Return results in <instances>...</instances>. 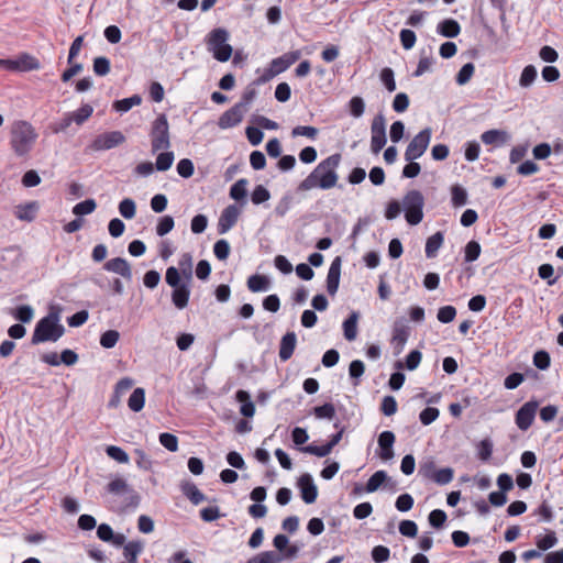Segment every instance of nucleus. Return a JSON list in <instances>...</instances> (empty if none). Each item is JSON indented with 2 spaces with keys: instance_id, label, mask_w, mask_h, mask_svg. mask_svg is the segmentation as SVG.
Listing matches in <instances>:
<instances>
[{
  "instance_id": "nucleus-1",
  "label": "nucleus",
  "mask_w": 563,
  "mask_h": 563,
  "mask_svg": "<svg viewBox=\"0 0 563 563\" xmlns=\"http://www.w3.org/2000/svg\"><path fill=\"white\" fill-rule=\"evenodd\" d=\"M341 163L339 153L321 161L316 168L298 185L299 191H309L314 188L328 190L336 186L339 180L338 167Z\"/></svg>"
},
{
  "instance_id": "nucleus-2",
  "label": "nucleus",
  "mask_w": 563,
  "mask_h": 563,
  "mask_svg": "<svg viewBox=\"0 0 563 563\" xmlns=\"http://www.w3.org/2000/svg\"><path fill=\"white\" fill-rule=\"evenodd\" d=\"M65 333V328L59 323V316L57 312H49L46 317L37 321L31 343L40 344L43 342H56Z\"/></svg>"
},
{
  "instance_id": "nucleus-3",
  "label": "nucleus",
  "mask_w": 563,
  "mask_h": 563,
  "mask_svg": "<svg viewBox=\"0 0 563 563\" xmlns=\"http://www.w3.org/2000/svg\"><path fill=\"white\" fill-rule=\"evenodd\" d=\"M36 139L37 133L31 123L22 120L13 123L10 144L18 156L29 154Z\"/></svg>"
},
{
  "instance_id": "nucleus-4",
  "label": "nucleus",
  "mask_w": 563,
  "mask_h": 563,
  "mask_svg": "<svg viewBox=\"0 0 563 563\" xmlns=\"http://www.w3.org/2000/svg\"><path fill=\"white\" fill-rule=\"evenodd\" d=\"M165 280L168 286L173 288L172 301L177 309H184L187 307L190 297V283L181 280L178 269L170 266L166 269Z\"/></svg>"
},
{
  "instance_id": "nucleus-5",
  "label": "nucleus",
  "mask_w": 563,
  "mask_h": 563,
  "mask_svg": "<svg viewBox=\"0 0 563 563\" xmlns=\"http://www.w3.org/2000/svg\"><path fill=\"white\" fill-rule=\"evenodd\" d=\"M229 36V32L225 29L217 27L206 38L208 51L221 63L228 62L233 52L232 46L227 43Z\"/></svg>"
},
{
  "instance_id": "nucleus-6",
  "label": "nucleus",
  "mask_w": 563,
  "mask_h": 563,
  "mask_svg": "<svg viewBox=\"0 0 563 563\" xmlns=\"http://www.w3.org/2000/svg\"><path fill=\"white\" fill-rule=\"evenodd\" d=\"M406 221L410 225H417L423 218V195L416 189L409 190L402 199Z\"/></svg>"
},
{
  "instance_id": "nucleus-7",
  "label": "nucleus",
  "mask_w": 563,
  "mask_h": 563,
  "mask_svg": "<svg viewBox=\"0 0 563 563\" xmlns=\"http://www.w3.org/2000/svg\"><path fill=\"white\" fill-rule=\"evenodd\" d=\"M150 135L153 153L170 147L169 125L164 113L153 121Z\"/></svg>"
},
{
  "instance_id": "nucleus-8",
  "label": "nucleus",
  "mask_w": 563,
  "mask_h": 563,
  "mask_svg": "<svg viewBox=\"0 0 563 563\" xmlns=\"http://www.w3.org/2000/svg\"><path fill=\"white\" fill-rule=\"evenodd\" d=\"M431 133V129L426 128L413 136L405 151V159L407 162L415 161L424 154L430 144Z\"/></svg>"
},
{
  "instance_id": "nucleus-9",
  "label": "nucleus",
  "mask_w": 563,
  "mask_h": 563,
  "mask_svg": "<svg viewBox=\"0 0 563 563\" xmlns=\"http://www.w3.org/2000/svg\"><path fill=\"white\" fill-rule=\"evenodd\" d=\"M386 119L383 113L374 117L371 124V150L378 154L386 144Z\"/></svg>"
},
{
  "instance_id": "nucleus-10",
  "label": "nucleus",
  "mask_w": 563,
  "mask_h": 563,
  "mask_svg": "<svg viewBox=\"0 0 563 563\" xmlns=\"http://www.w3.org/2000/svg\"><path fill=\"white\" fill-rule=\"evenodd\" d=\"M125 142V136L120 131L104 132L96 136L89 148L96 152L114 148Z\"/></svg>"
},
{
  "instance_id": "nucleus-11",
  "label": "nucleus",
  "mask_w": 563,
  "mask_h": 563,
  "mask_svg": "<svg viewBox=\"0 0 563 563\" xmlns=\"http://www.w3.org/2000/svg\"><path fill=\"white\" fill-rule=\"evenodd\" d=\"M538 407V401L530 400L519 408L516 413V424L520 430L526 431L531 427Z\"/></svg>"
},
{
  "instance_id": "nucleus-12",
  "label": "nucleus",
  "mask_w": 563,
  "mask_h": 563,
  "mask_svg": "<svg viewBox=\"0 0 563 563\" xmlns=\"http://www.w3.org/2000/svg\"><path fill=\"white\" fill-rule=\"evenodd\" d=\"M245 112L246 111L242 109V106H238L235 103L232 108L221 114L218 121L219 128L225 130L238 125L242 121Z\"/></svg>"
},
{
  "instance_id": "nucleus-13",
  "label": "nucleus",
  "mask_w": 563,
  "mask_h": 563,
  "mask_svg": "<svg viewBox=\"0 0 563 563\" xmlns=\"http://www.w3.org/2000/svg\"><path fill=\"white\" fill-rule=\"evenodd\" d=\"M239 216L240 210L235 205L224 208L218 221V232L227 233L236 223Z\"/></svg>"
},
{
  "instance_id": "nucleus-14",
  "label": "nucleus",
  "mask_w": 563,
  "mask_h": 563,
  "mask_svg": "<svg viewBox=\"0 0 563 563\" xmlns=\"http://www.w3.org/2000/svg\"><path fill=\"white\" fill-rule=\"evenodd\" d=\"M103 268L108 272L115 273L123 278L132 279V269L130 263L123 257H114L104 263Z\"/></svg>"
},
{
  "instance_id": "nucleus-15",
  "label": "nucleus",
  "mask_w": 563,
  "mask_h": 563,
  "mask_svg": "<svg viewBox=\"0 0 563 563\" xmlns=\"http://www.w3.org/2000/svg\"><path fill=\"white\" fill-rule=\"evenodd\" d=\"M301 57L300 51H291L288 52L277 58L272 60V70L273 75L280 74L288 69L292 64H295Z\"/></svg>"
},
{
  "instance_id": "nucleus-16",
  "label": "nucleus",
  "mask_w": 563,
  "mask_h": 563,
  "mask_svg": "<svg viewBox=\"0 0 563 563\" xmlns=\"http://www.w3.org/2000/svg\"><path fill=\"white\" fill-rule=\"evenodd\" d=\"M341 276V257L336 256L329 268L327 275V290L329 295L334 296L339 289Z\"/></svg>"
},
{
  "instance_id": "nucleus-17",
  "label": "nucleus",
  "mask_w": 563,
  "mask_h": 563,
  "mask_svg": "<svg viewBox=\"0 0 563 563\" xmlns=\"http://www.w3.org/2000/svg\"><path fill=\"white\" fill-rule=\"evenodd\" d=\"M395 434L391 431H384L378 437L379 457L389 461L394 457L393 445L395 443Z\"/></svg>"
},
{
  "instance_id": "nucleus-18",
  "label": "nucleus",
  "mask_w": 563,
  "mask_h": 563,
  "mask_svg": "<svg viewBox=\"0 0 563 563\" xmlns=\"http://www.w3.org/2000/svg\"><path fill=\"white\" fill-rule=\"evenodd\" d=\"M297 344V336L295 332H287L280 340L279 343V358L283 362L288 361L296 349Z\"/></svg>"
},
{
  "instance_id": "nucleus-19",
  "label": "nucleus",
  "mask_w": 563,
  "mask_h": 563,
  "mask_svg": "<svg viewBox=\"0 0 563 563\" xmlns=\"http://www.w3.org/2000/svg\"><path fill=\"white\" fill-rule=\"evenodd\" d=\"M409 338V328L402 320H397L393 327L391 341L396 345L397 353H400Z\"/></svg>"
},
{
  "instance_id": "nucleus-20",
  "label": "nucleus",
  "mask_w": 563,
  "mask_h": 563,
  "mask_svg": "<svg viewBox=\"0 0 563 563\" xmlns=\"http://www.w3.org/2000/svg\"><path fill=\"white\" fill-rule=\"evenodd\" d=\"M120 497H124L123 500H114L112 508L120 514L132 512L136 509L140 504L139 495H119Z\"/></svg>"
},
{
  "instance_id": "nucleus-21",
  "label": "nucleus",
  "mask_w": 563,
  "mask_h": 563,
  "mask_svg": "<svg viewBox=\"0 0 563 563\" xmlns=\"http://www.w3.org/2000/svg\"><path fill=\"white\" fill-rule=\"evenodd\" d=\"M38 210V205L35 201L27 202L25 205L16 206L14 210V216L22 221L31 222L35 219L36 212Z\"/></svg>"
},
{
  "instance_id": "nucleus-22",
  "label": "nucleus",
  "mask_w": 563,
  "mask_h": 563,
  "mask_svg": "<svg viewBox=\"0 0 563 563\" xmlns=\"http://www.w3.org/2000/svg\"><path fill=\"white\" fill-rule=\"evenodd\" d=\"M443 241L444 234L441 231H438L429 236L426 242V256L428 258H434L438 254V251L442 246Z\"/></svg>"
},
{
  "instance_id": "nucleus-23",
  "label": "nucleus",
  "mask_w": 563,
  "mask_h": 563,
  "mask_svg": "<svg viewBox=\"0 0 563 563\" xmlns=\"http://www.w3.org/2000/svg\"><path fill=\"white\" fill-rule=\"evenodd\" d=\"M235 398L239 402L242 404L240 412L246 418L253 417L255 413V406L251 400L250 394L241 389L236 391Z\"/></svg>"
},
{
  "instance_id": "nucleus-24",
  "label": "nucleus",
  "mask_w": 563,
  "mask_h": 563,
  "mask_svg": "<svg viewBox=\"0 0 563 563\" xmlns=\"http://www.w3.org/2000/svg\"><path fill=\"white\" fill-rule=\"evenodd\" d=\"M267 79L268 78H266V77H262V78H258L253 84L249 85L246 87V89L244 90V92H243V95L241 97V100L236 104L238 106H242V109H244V111H247L249 104L254 100V98L257 95L255 85L265 82Z\"/></svg>"
},
{
  "instance_id": "nucleus-25",
  "label": "nucleus",
  "mask_w": 563,
  "mask_h": 563,
  "mask_svg": "<svg viewBox=\"0 0 563 563\" xmlns=\"http://www.w3.org/2000/svg\"><path fill=\"white\" fill-rule=\"evenodd\" d=\"M481 140L486 145L504 144L508 140V134L500 130H488L482 134Z\"/></svg>"
},
{
  "instance_id": "nucleus-26",
  "label": "nucleus",
  "mask_w": 563,
  "mask_h": 563,
  "mask_svg": "<svg viewBox=\"0 0 563 563\" xmlns=\"http://www.w3.org/2000/svg\"><path fill=\"white\" fill-rule=\"evenodd\" d=\"M178 272L180 277L183 276L184 280L191 282L192 280V256L189 253L181 254L178 261Z\"/></svg>"
},
{
  "instance_id": "nucleus-27",
  "label": "nucleus",
  "mask_w": 563,
  "mask_h": 563,
  "mask_svg": "<svg viewBox=\"0 0 563 563\" xmlns=\"http://www.w3.org/2000/svg\"><path fill=\"white\" fill-rule=\"evenodd\" d=\"M143 551V543L141 541H130L123 547V555L126 560L125 563H136L139 554Z\"/></svg>"
},
{
  "instance_id": "nucleus-28",
  "label": "nucleus",
  "mask_w": 563,
  "mask_h": 563,
  "mask_svg": "<svg viewBox=\"0 0 563 563\" xmlns=\"http://www.w3.org/2000/svg\"><path fill=\"white\" fill-rule=\"evenodd\" d=\"M460 31V24L453 19H446L438 25V32L445 37H456Z\"/></svg>"
},
{
  "instance_id": "nucleus-29",
  "label": "nucleus",
  "mask_w": 563,
  "mask_h": 563,
  "mask_svg": "<svg viewBox=\"0 0 563 563\" xmlns=\"http://www.w3.org/2000/svg\"><path fill=\"white\" fill-rule=\"evenodd\" d=\"M357 320H358V313L354 311L343 322L344 338L347 341H353V340L356 339V335H357Z\"/></svg>"
},
{
  "instance_id": "nucleus-30",
  "label": "nucleus",
  "mask_w": 563,
  "mask_h": 563,
  "mask_svg": "<svg viewBox=\"0 0 563 563\" xmlns=\"http://www.w3.org/2000/svg\"><path fill=\"white\" fill-rule=\"evenodd\" d=\"M247 287L253 292L265 291L269 288V279L264 275H252L247 279Z\"/></svg>"
},
{
  "instance_id": "nucleus-31",
  "label": "nucleus",
  "mask_w": 563,
  "mask_h": 563,
  "mask_svg": "<svg viewBox=\"0 0 563 563\" xmlns=\"http://www.w3.org/2000/svg\"><path fill=\"white\" fill-rule=\"evenodd\" d=\"M145 402V391L143 388L139 387L133 390L131 394L128 406L129 408L134 411L139 412L143 409Z\"/></svg>"
},
{
  "instance_id": "nucleus-32",
  "label": "nucleus",
  "mask_w": 563,
  "mask_h": 563,
  "mask_svg": "<svg viewBox=\"0 0 563 563\" xmlns=\"http://www.w3.org/2000/svg\"><path fill=\"white\" fill-rule=\"evenodd\" d=\"M266 495H251V498L256 503L249 507V514L253 518H263L267 514V508L262 501L265 499Z\"/></svg>"
},
{
  "instance_id": "nucleus-33",
  "label": "nucleus",
  "mask_w": 563,
  "mask_h": 563,
  "mask_svg": "<svg viewBox=\"0 0 563 563\" xmlns=\"http://www.w3.org/2000/svg\"><path fill=\"white\" fill-rule=\"evenodd\" d=\"M282 561L283 558L279 553L274 551H265L251 558L247 563H279Z\"/></svg>"
},
{
  "instance_id": "nucleus-34",
  "label": "nucleus",
  "mask_w": 563,
  "mask_h": 563,
  "mask_svg": "<svg viewBox=\"0 0 563 563\" xmlns=\"http://www.w3.org/2000/svg\"><path fill=\"white\" fill-rule=\"evenodd\" d=\"M433 63H434V58H433L431 52H429V54H424V51H423L421 53L417 69L413 71V76L420 77L424 73L431 70Z\"/></svg>"
},
{
  "instance_id": "nucleus-35",
  "label": "nucleus",
  "mask_w": 563,
  "mask_h": 563,
  "mask_svg": "<svg viewBox=\"0 0 563 563\" xmlns=\"http://www.w3.org/2000/svg\"><path fill=\"white\" fill-rule=\"evenodd\" d=\"M386 479H387V473L385 471L375 472L367 481L365 492L374 493L383 485V483L386 482Z\"/></svg>"
},
{
  "instance_id": "nucleus-36",
  "label": "nucleus",
  "mask_w": 563,
  "mask_h": 563,
  "mask_svg": "<svg viewBox=\"0 0 563 563\" xmlns=\"http://www.w3.org/2000/svg\"><path fill=\"white\" fill-rule=\"evenodd\" d=\"M142 102V98L139 95H133L130 98L118 100L113 103V109L119 112H126L132 107L139 106Z\"/></svg>"
},
{
  "instance_id": "nucleus-37",
  "label": "nucleus",
  "mask_w": 563,
  "mask_h": 563,
  "mask_svg": "<svg viewBox=\"0 0 563 563\" xmlns=\"http://www.w3.org/2000/svg\"><path fill=\"white\" fill-rule=\"evenodd\" d=\"M92 112H93V108L90 104L86 103V104H82L76 111L70 112V114L74 119V122L77 125H81L85 121H87L91 117Z\"/></svg>"
},
{
  "instance_id": "nucleus-38",
  "label": "nucleus",
  "mask_w": 563,
  "mask_h": 563,
  "mask_svg": "<svg viewBox=\"0 0 563 563\" xmlns=\"http://www.w3.org/2000/svg\"><path fill=\"white\" fill-rule=\"evenodd\" d=\"M537 78V69L533 65H528L522 69L519 78V85L522 88L530 87Z\"/></svg>"
},
{
  "instance_id": "nucleus-39",
  "label": "nucleus",
  "mask_w": 563,
  "mask_h": 563,
  "mask_svg": "<svg viewBox=\"0 0 563 563\" xmlns=\"http://www.w3.org/2000/svg\"><path fill=\"white\" fill-rule=\"evenodd\" d=\"M119 212L125 219H133L136 213V205L133 199L125 198L119 203Z\"/></svg>"
},
{
  "instance_id": "nucleus-40",
  "label": "nucleus",
  "mask_w": 563,
  "mask_h": 563,
  "mask_svg": "<svg viewBox=\"0 0 563 563\" xmlns=\"http://www.w3.org/2000/svg\"><path fill=\"white\" fill-rule=\"evenodd\" d=\"M96 208H97V203L93 199H86V200L77 203L73 208V213L78 217H81V216L92 213L96 210Z\"/></svg>"
},
{
  "instance_id": "nucleus-41",
  "label": "nucleus",
  "mask_w": 563,
  "mask_h": 563,
  "mask_svg": "<svg viewBox=\"0 0 563 563\" xmlns=\"http://www.w3.org/2000/svg\"><path fill=\"white\" fill-rule=\"evenodd\" d=\"M174 153L173 152H164L159 153L156 157L155 168L159 172H165L169 169L174 162Z\"/></svg>"
},
{
  "instance_id": "nucleus-42",
  "label": "nucleus",
  "mask_w": 563,
  "mask_h": 563,
  "mask_svg": "<svg viewBox=\"0 0 563 563\" xmlns=\"http://www.w3.org/2000/svg\"><path fill=\"white\" fill-rule=\"evenodd\" d=\"M452 205L454 207H462L467 202V192L460 185H454L451 188Z\"/></svg>"
},
{
  "instance_id": "nucleus-43",
  "label": "nucleus",
  "mask_w": 563,
  "mask_h": 563,
  "mask_svg": "<svg viewBox=\"0 0 563 563\" xmlns=\"http://www.w3.org/2000/svg\"><path fill=\"white\" fill-rule=\"evenodd\" d=\"M318 133H319L318 129L314 126H310V125H297L291 130L292 137L306 136L310 140H316V137L318 136Z\"/></svg>"
},
{
  "instance_id": "nucleus-44",
  "label": "nucleus",
  "mask_w": 563,
  "mask_h": 563,
  "mask_svg": "<svg viewBox=\"0 0 563 563\" xmlns=\"http://www.w3.org/2000/svg\"><path fill=\"white\" fill-rule=\"evenodd\" d=\"M247 180L244 178L235 181L230 188V197L234 200H241L246 196Z\"/></svg>"
},
{
  "instance_id": "nucleus-45",
  "label": "nucleus",
  "mask_w": 563,
  "mask_h": 563,
  "mask_svg": "<svg viewBox=\"0 0 563 563\" xmlns=\"http://www.w3.org/2000/svg\"><path fill=\"white\" fill-rule=\"evenodd\" d=\"M120 333L117 330H108L100 336V345L104 349H112L119 341Z\"/></svg>"
},
{
  "instance_id": "nucleus-46",
  "label": "nucleus",
  "mask_w": 563,
  "mask_h": 563,
  "mask_svg": "<svg viewBox=\"0 0 563 563\" xmlns=\"http://www.w3.org/2000/svg\"><path fill=\"white\" fill-rule=\"evenodd\" d=\"M313 415L318 419H333L335 416V408L332 404L327 402L322 406H317L313 408Z\"/></svg>"
},
{
  "instance_id": "nucleus-47",
  "label": "nucleus",
  "mask_w": 563,
  "mask_h": 563,
  "mask_svg": "<svg viewBox=\"0 0 563 563\" xmlns=\"http://www.w3.org/2000/svg\"><path fill=\"white\" fill-rule=\"evenodd\" d=\"M92 67L97 76H106L110 73V60L104 56L96 57Z\"/></svg>"
},
{
  "instance_id": "nucleus-48",
  "label": "nucleus",
  "mask_w": 563,
  "mask_h": 563,
  "mask_svg": "<svg viewBox=\"0 0 563 563\" xmlns=\"http://www.w3.org/2000/svg\"><path fill=\"white\" fill-rule=\"evenodd\" d=\"M558 542V538L553 531L547 533L545 536H540L537 538V545L540 550L545 551L554 547Z\"/></svg>"
},
{
  "instance_id": "nucleus-49",
  "label": "nucleus",
  "mask_w": 563,
  "mask_h": 563,
  "mask_svg": "<svg viewBox=\"0 0 563 563\" xmlns=\"http://www.w3.org/2000/svg\"><path fill=\"white\" fill-rule=\"evenodd\" d=\"M298 487L300 493H317V486L313 483V478L310 474H302L298 479Z\"/></svg>"
},
{
  "instance_id": "nucleus-50",
  "label": "nucleus",
  "mask_w": 563,
  "mask_h": 563,
  "mask_svg": "<svg viewBox=\"0 0 563 563\" xmlns=\"http://www.w3.org/2000/svg\"><path fill=\"white\" fill-rule=\"evenodd\" d=\"M106 453L109 457L112 460L119 462V463H128L129 462V455L124 450H122L119 446L115 445H109L106 449Z\"/></svg>"
},
{
  "instance_id": "nucleus-51",
  "label": "nucleus",
  "mask_w": 563,
  "mask_h": 563,
  "mask_svg": "<svg viewBox=\"0 0 563 563\" xmlns=\"http://www.w3.org/2000/svg\"><path fill=\"white\" fill-rule=\"evenodd\" d=\"M213 253L220 261H225L230 254V244L227 240H219L214 243Z\"/></svg>"
},
{
  "instance_id": "nucleus-52",
  "label": "nucleus",
  "mask_w": 563,
  "mask_h": 563,
  "mask_svg": "<svg viewBox=\"0 0 563 563\" xmlns=\"http://www.w3.org/2000/svg\"><path fill=\"white\" fill-rule=\"evenodd\" d=\"M159 443L170 452H176L178 450V439L172 433H161Z\"/></svg>"
},
{
  "instance_id": "nucleus-53",
  "label": "nucleus",
  "mask_w": 563,
  "mask_h": 563,
  "mask_svg": "<svg viewBox=\"0 0 563 563\" xmlns=\"http://www.w3.org/2000/svg\"><path fill=\"white\" fill-rule=\"evenodd\" d=\"M428 520L433 528L441 529L446 521V514L440 509L432 510L429 514Z\"/></svg>"
},
{
  "instance_id": "nucleus-54",
  "label": "nucleus",
  "mask_w": 563,
  "mask_h": 563,
  "mask_svg": "<svg viewBox=\"0 0 563 563\" xmlns=\"http://www.w3.org/2000/svg\"><path fill=\"white\" fill-rule=\"evenodd\" d=\"M349 109H350V113L354 118L362 117L364 113V110H365V103H364L363 98H361L358 96L353 97L349 102Z\"/></svg>"
},
{
  "instance_id": "nucleus-55",
  "label": "nucleus",
  "mask_w": 563,
  "mask_h": 563,
  "mask_svg": "<svg viewBox=\"0 0 563 563\" xmlns=\"http://www.w3.org/2000/svg\"><path fill=\"white\" fill-rule=\"evenodd\" d=\"M475 67L472 63H467L462 66L460 71L456 75V82L459 85H465L470 81L474 74Z\"/></svg>"
},
{
  "instance_id": "nucleus-56",
  "label": "nucleus",
  "mask_w": 563,
  "mask_h": 563,
  "mask_svg": "<svg viewBox=\"0 0 563 563\" xmlns=\"http://www.w3.org/2000/svg\"><path fill=\"white\" fill-rule=\"evenodd\" d=\"M481 255V245L476 241H470L465 246V262L476 261Z\"/></svg>"
},
{
  "instance_id": "nucleus-57",
  "label": "nucleus",
  "mask_w": 563,
  "mask_h": 563,
  "mask_svg": "<svg viewBox=\"0 0 563 563\" xmlns=\"http://www.w3.org/2000/svg\"><path fill=\"white\" fill-rule=\"evenodd\" d=\"M269 198L271 194L263 185H257L251 195V199L254 205L263 203Z\"/></svg>"
},
{
  "instance_id": "nucleus-58",
  "label": "nucleus",
  "mask_w": 563,
  "mask_h": 563,
  "mask_svg": "<svg viewBox=\"0 0 563 563\" xmlns=\"http://www.w3.org/2000/svg\"><path fill=\"white\" fill-rule=\"evenodd\" d=\"M222 516L218 506H208L200 510V517L206 522L214 521Z\"/></svg>"
},
{
  "instance_id": "nucleus-59",
  "label": "nucleus",
  "mask_w": 563,
  "mask_h": 563,
  "mask_svg": "<svg viewBox=\"0 0 563 563\" xmlns=\"http://www.w3.org/2000/svg\"><path fill=\"white\" fill-rule=\"evenodd\" d=\"M174 219L170 216H165L159 219L158 224L156 225V233L159 236H164L169 233L174 228Z\"/></svg>"
},
{
  "instance_id": "nucleus-60",
  "label": "nucleus",
  "mask_w": 563,
  "mask_h": 563,
  "mask_svg": "<svg viewBox=\"0 0 563 563\" xmlns=\"http://www.w3.org/2000/svg\"><path fill=\"white\" fill-rule=\"evenodd\" d=\"M456 309L453 306H444L438 310L437 318L442 323H449L454 320Z\"/></svg>"
},
{
  "instance_id": "nucleus-61",
  "label": "nucleus",
  "mask_w": 563,
  "mask_h": 563,
  "mask_svg": "<svg viewBox=\"0 0 563 563\" xmlns=\"http://www.w3.org/2000/svg\"><path fill=\"white\" fill-rule=\"evenodd\" d=\"M401 45L405 49H410L415 46L417 41V36L413 31L409 29H404L399 33Z\"/></svg>"
},
{
  "instance_id": "nucleus-62",
  "label": "nucleus",
  "mask_w": 563,
  "mask_h": 563,
  "mask_svg": "<svg viewBox=\"0 0 563 563\" xmlns=\"http://www.w3.org/2000/svg\"><path fill=\"white\" fill-rule=\"evenodd\" d=\"M13 316L16 320L27 323L33 318V309L31 306L23 305L15 309Z\"/></svg>"
},
{
  "instance_id": "nucleus-63",
  "label": "nucleus",
  "mask_w": 563,
  "mask_h": 563,
  "mask_svg": "<svg viewBox=\"0 0 563 563\" xmlns=\"http://www.w3.org/2000/svg\"><path fill=\"white\" fill-rule=\"evenodd\" d=\"M438 417L439 409L434 407H427L419 415V419L424 426L431 424L434 420H437Z\"/></svg>"
},
{
  "instance_id": "nucleus-64",
  "label": "nucleus",
  "mask_w": 563,
  "mask_h": 563,
  "mask_svg": "<svg viewBox=\"0 0 563 563\" xmlns=\"http://www.w3.org/2000/svg\"><path fill=\"white\" fill-rule=\"evenodd\" d=\"M195 172L194 163L188 158H183L177 164V173L184 177L189 178Z\"/></svg>"
}]
</instances>
